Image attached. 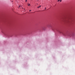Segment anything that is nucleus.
Masks as SVG:
<instances>
[{
    "label": "nucleus",
    "instance_id": "obj_1",
    "mask_svg": "<svg viewBox=\"0 0 75 75\" xmlns=\"http://www.w3.org/2000/svg\"><path fill=\"white\" fill-rule=\"evenodd\" d=\"M59 32V33H62V34H63L64 35H65V34H64V33H63L62 32V31L61 30H59L58 31Z\"/></svg>",
    "mask_w": 75,
    "mask_h": 75
},
{
    "label": "nucleus",
    "instance_id": "obj_2",
    "mask_svg": "<svg viewBox=\"0 0 75 75\" xmlns=\"http://www.w3.org/2000/svg\"><path fill=\"white\" fill-rule=\"evenodd\" d=\"M68 36H69V37H71V33H69L68 34Z\"/></svg>",
    "mask_w": 75,
    "mask_h": 75
},
{
    "label": "nucleus",
    "instance_id": "obj_3",
    "mask_svg": "<svg viewBox=\"0 0 75 75\" xmlns=\"http://www.w3.org/2000/svg\"><path fill=\"white\" fill-rule=\"evenodd\" d=\"M41 7V6L40 5L39 6L37 7V8H40V7Z\"/></svg>",
    "mask_w": 75,
    "mask_h": 75
},
{
    "label": "nucleus",
    "instance_id": "obj_4",
    "mask_svg": "<svg viewBox=\"0 0 75 75\" xmlns=\"http://www.w3.org/2000/svg\"><path fill=\"white\" fill-rule=\"evenodd\" d=\"M28 6H30V4H28Z\"/></svg>",
    "mask_w": 75,
    "mask_h": 75
},
{
    "label": "nucleus",
    "instance_id": "obj_5",
    "mask_svg": "<svg viewBox=\"0 0 75 75\" xmlns=\"http://www.w3.org/2000/svg\"><path fill=\"white\" fill-rule=\"evenodd\" d=\"M62 1V0H60V2H61Z\"/></svg>",
    "mask_w": 75,
    "mask_h": 75
},
{
    "label": "nucleus",
    "instance_id": "obj_6",
    "mask_svg": "<svg viewBox=\"0 0 75 75\" xmlns=\"http://www.w3.org/2000/svg\"><path fill=\"white\" fill-rule=\"evenodd\" d=\"M60 1V0H58V1Z\"/></svg>",
    "mask_w": 75,
    "mask_h": 75
},
{
    "label": "nucleus",
    "instance_id": "obj_7",
    "mask_svg": "<svg viewBox=\"0 0 75 75\" xmlns=\"http://www.w3.org/2000/svg\"><path fill=\"white\" fill-rule=\"evenodd\" d=\"M21 6H20V5H19V7H20Z\"/></svg>",
    "mask_w": 75,
    "mask_h": 75
},
{
    "label": "nucleus",
    "instance_id": "obj_8",
    "mask_svg": "<svg viewBox=\"0 0 75 75\" xmlns=\"http://www.w3.org/2000/svg\"><path fill=\"white\" fill-rule=\"evenodd\" d=\"M27 0H25L26 2H27Z\"/></svg>",
    "mask_w": 75,
    "mask_h": 75
},
{
    "label": "nucleus",
    "instance_id": "obj_9",
    "mask_svg": "<svg viewBox=\"0 0 75 75\" xmlns=\"http://www.w3.org/2000/svg\"><path fill=\"white\" fill-rule=\"evenodd\" d=\"M29 11H31V10H29Z\"/></svg>",
    "mask_w": 75,
    "mask_h": 75
},
{
    "label": "nucleus",
    "instance_id": "obj_10",
    "mask_svg": "<svg viewBox=\"0 0 75 75\" xmlns=\"http://www.w3.org/2000/svg\"><path fill=\"white\" fill-rule=\"evenodd\" d=\"M46 8H45V10H46Z\"/></svg>",
    "mask_w": 75,
    "mask_h": 75
},
{
    "label": "nucleus",
    "instance_id": "obj_11",
    "mask_svg": "<svg viewBox=\"0 0 75 75\" xmlns=\"http://www.w3.org/2000/svg\"><path fill=\"white\" fill-rule=\"evenodd\" d=\"M24 10H25V8H24Z\"/></svg>",
    "mask_w": 75,
    "mask_h": 75
},
{
    "label": "nucleus",
    "instance_id": "obj_12",
    "mask_svg": "<svg viewBox=\"0 0 75 75\" xmlns=\"http://www.w3.org/2000/svg\"><path fill=\"white\" fill-rule=\"evenodd\" d=\"M23 9V8H22Z\"/></svg>",
    "mask_w": 75,
    "mask_h": 75
},
{
    "label": "nucleus",
    "instance_id": "obj_13",
    "mask_svg": "<svg viewBox=\"0 0 75 75\" xmlns=\"http://www.w3.org/2000/svg\"><path fill=\"white\" fill-rule=\"evenodd\" d=\"M21 7H22V6H21Z\"/></svg>",
    "mask_w": 75,
    "mask_h": 75
}]
</instances>
